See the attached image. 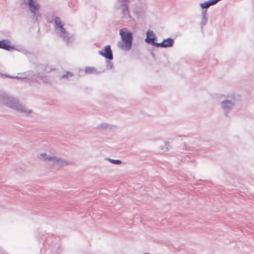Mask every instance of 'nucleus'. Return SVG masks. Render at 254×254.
Returning a JSON list of instances; mask_svg holds the SVG:
<instances>
[{"label": "nucleus", "mask_w": 254, "mask_h": 254, "mask_svg": "<svg viewBox=\"0 0 254 254\" xmlns=\"http://www.w3.org/2000/svg\"><path fill=\"white\" fill-rule=\"evenodd\" d=\"M35 67L38 72L35 73L33 71H29L27 72L28 78L32 81L42 82L46 84L50 83L52 81L51 76L46 73L59 70L58 68L53 67L48 64H40Z\"/></svg>", "instance_id": "1"}, {"label": "nucleus", "mask_w": 254, "mask_h": 254, "mask_svg": "<svg viewBox=\"0 0 254 254\" xmlns=\"http://www.w3.org/2000/svg\"><path fill=\"white\" fill-rule=\"evenodd\" d=\"M0 103L18 112L25 113L26 115H29L32 113L31 110H27L24 106L20 104L17 99L0 91Z\"/></svg>", "instance_id": "2"}, {"label": "nucleus", "mask_w": 254, "mask_h": 254, "mask_svg": "<svg viewBox=\"0 0 254 254\" xmlns=\"http://www.w3.org/2000/svg\"><path fill=\"white\" fill-rule=\"evenodd\" d=\"M120 35L121 40L118 42V48H131L133 41L132 32L126 28H123L120 30Z\"/></svg>", "instance_id": "3"}, {"label": "nucleus", "mask_w": 254, "mask_h": 254, "mask_svg": "<svg viewBox=\"0 0 254 254\" xmlns=\"http://www.w3.org/2000/svg\"><path fill=\"white\" fill-rule=\"evenodd\" d=\"M47 19L49 23L53 22L56 33L63 37L64 34V27L61 18L54 15L52 16L49 15L47 16Z\"/></svg>", "instance_id": "4"}, {"label": "nucleus", "mask_w": 254, "mask_h": 254, "mask_svg": "<svg viewBox=\"0 0 254 254\" xmlns=\"http://www.w3.org/2000/svg\"><path fill=\"white\" fill-rule=\"evenodd\" d=\"M6 50L11 51L18 50L19 52L25 54L29 59V61L35 64L37 63V54L34 51V49H4Z\"/></svg>", "instance_id": "5"}, {"label": "nucleus", "mask_w": 254, "mask_h": 254, "mask_svg": "<svg viewBox=\"0 0 254 254\" xmlns=\"http://www.w3.org/2000/svg\"><path fill=\"white\" fill-rule=\"evenodd\" d=\"M24 2L29 6V10L33 14V19L37 20L41 16L40 5L34 0H24Z\"/></svg>", "instance_id": "6"}, {"label": "nucleus", "mask_w": 254, "mask_h": 254, "mask_svg": "<svg viewBox=\"0 0 254 254\" xmlns=\"http://www.w3.org/2000/svg\"><path fill=\"white\" fill-rule=\"evenodd\" d=\"M40 159L46 162H51L54 165L61 166L64 164V161L60 158L53 155H48L46 153L40 154Z\"/></svg>", "instance_id": "7"}, {"label": "nucleus", "mask_w": 254, "mask_h": 254, "mask_svg": "<svg viewBox=\"0 0 254 254\" xmlns=\"http://www.w3.org/2000/svg\"><path fill=\"white\" fill-rule=\"evenodd\" d=\"M157 37L152 31L148 30L146 33L145 41L152 46L158 47V43L156 42Z\"/></svg>", "instance_id": "8"}, {"label": "nucleus", "mask_w": 254, "mask_h": 254, "mask_svg": "<svg viewBox=\"0 0 254 254\" xmlns=\"http://www.w3.org/2000/svg\"><path fill=\"white\" fill-rule=\"evenodd\" d=\"M174 40L172 38L164 39L161 42L158 43L157 48H169L174 45Z\"/></svg>", "instance_id": "9"}, {"label": "nucleus", "mask_w": 254, "mask_h": 254, "mask_svg": "<svg viewBox=\"0 0 254 254\" xmlns=\"http://www.w3.org/2000/svg\"><path fill=\"white\" fill-rule=\"evenodd\" d=\"M16 45L10 40L4 39L0 41V48H14Z\"/></svg>", "instance_id": "10"}, {"label": "nucleus", "mask_w": 254, "mask_h": 254, "mask_svg": "<svg viewBox=\"0 0 254 254\" xmlns=\"http://www.w3.org/2000/svg\"><path fill=\"white\" fill-rule=\"evenodd\" d=\"M99 53L106 59L109 60L113 59L112 52L111 49H103L99 52Z\"/></svg>", "instance_id": "11"}, {"label": "nucleus", "mask_w": 254, "mask_h": 254, "mask_svg": "<svg viewBox=\"0 0 254 254\" xmlns=\"http://www.w3.org/2000/svg\"><path fill=\"white\" fill-rule=\"evenodd\" d=\"M217 2L216 0H209L204 2L201 3L200 6L203 10L207 9L211 5L216 4Z\"/></svg>", "instance_id": "12"}, {"label": "nucleus", "mask_w": 254, "mask_h": 254, "mask_svg": "<svg viewBox=\"0 0 254 254\" xmlns=\"http://www.w3.org/2000/svg\"><path fill=\"white\" fill-rule=\"evenodd\" d=\"M74 40V36L64 29V41L67 43H71Z\"/></svg>", "instance_id": "13"}, {"label": "nucleus", "mask_w": 254, "mask_h": 254, "mask_svg": "<svg viewBox=\"0 0 254 254\" xmlns=\"http://www.w3.org/2000/svg\"><path fill=\"white\" fill-rule=\"evenodd\" d=\"M208 20V17L207 16V12L206 10H203L201 11V21L200 22V24L201 27H202L203 26L205 25Z\"/></svg>", "instance_id": "14"}, {"label": "nucleus", "mask_w": 254, "mask_h": 254, "mask_svg": "<svg viewBox=\"0 0 254 254\" xmlns=\"http://www.w3.org/2000/svg\"><path fill=\"white\" fill-rule=\"evenodd\" d=\"M126 0H123V1L121 3L120 8L121 10V12H123L125 11L128 9V7L127 4L125 1Z\"/></svg>", "instance_id": "15"}, {"label": "nucleus", "mask_w": 254, "mask_h": 254, "mask_svg": "<svg viewBox=\"0 0 254 254\" xmlns=\"http://www.w3.org/2000/svg\"><path fill=\"white\" fill-rule=\"evenodd\" d=\"M85 72L87 74L96 73L97 71L95 67H87L85 69Z\"/></svg>", "instance_id": "16"}, {"label": "nucleus", "mask_w": 254, "mask_h": 254, "mask_svg": "<svg viewBox=\"0 0 254 254\" xmlns=\"http://www.w3.org/2000/svg\"><path fill=\"white\" fill-rule=\"evenodd\" d=\"M122 17L125 19H128L131 18V16L129 14V9L122 12Z\"/></svg>", "instance_id": "17"}, {"label": "nucleus", "mask_w": 254, "mask_h": 254, "mask_svg": "<svg viewBox=\"0 0 254 254\" xmlns=\"http://www.w3.org/2000/svg\"><path fill=\"white\" fill-rule=\"evenodd\" d=\"M2 76H5V77H8L10 78H16V79H24V78H25L26 77H19V76H10V75H3V74H1Z\"/></svg>", "instance_id": "18"}, {"label": "nucleus", "mask_w": 254, "mask_h": 254, "mask_svg": "<svg viewBox=\"0 0 254 254\" xmlns=\"http://www.w3.org/2000/svg\"><path fill=\"white\" fill-rule=\"evenodd\" d=\"M75 0H72V1L70 3H68V6L71 8H73L74 6H75Z\"/></svg>", "instance_id": "19"}, {"label": "nucleus", "mask_w": 254, "mask_h": 254, "mask_svg": "<svg viewBox=\"0 0 254 254\" xmlns=\"http://www.w3.org/2000/svg\"><path fill=\"white\" fill-rule=\"evenodd\" d=\"M73 76V74L70 72H67L65 74H64V77H69Z\"/></svg>", "instance_id": "20"}, {"label": "nucleus", "mask_w": 254, "mask_h": 254, "mask_svg": "<svg viewBox=\"0 0 254 254\" xmlns=\"http://www.w3.org/2000/svg\"><path fill=\"white\" fill-rule=\"evenodd\" d=\"M112 162L114 163H116L117 164H119L121 163V161L118 160H112Z\"/></svg>", "instance_id": "21"}, {"label": "nucleus", "mask_w": 254, "mask_h": 254, "mask_svg": "<svg viewBox=\"0 0 254 254\" xmlns=\"http://www.w3.org/2000/svg\"><path fill=\"white\" fill-rule=\"evenodd\" d=\"M104 48H111V46L110 45H106V46H105L104 47Z\"/></svg>", "instance_id": "22"}, {"label": "nucleus", "mask_w": 254, "mask_h": 254, "mask_svg": "<svg viewBox=\"0 0 254 254\" xmlns=\"http://www.w3.org/2000/svg\"><path fill=\"white\" fill-rule=\"evenodd\" d=\"M60 79H63L64 78V74H62L60 76Z\"/></svg>", "instance_id": "23"}]
</instances>
